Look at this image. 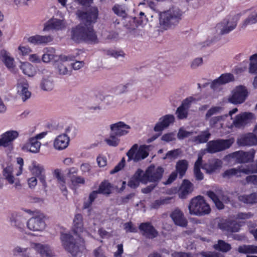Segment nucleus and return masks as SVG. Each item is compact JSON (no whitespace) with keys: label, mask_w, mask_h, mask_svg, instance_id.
Wrapping results in <instances>:
<instances>
[{"label":"nucleus","mask_w":257,"mask_h":257,"mask_svg":"<svg viewBox=\"0 0 257 257\" xmlns=\"http://www.w3.org/2000/svg\"><path fill=\"white\" fill-rule=\"evenodd\" d=\"M98 10L96 7H90L85 12H81L78 16L82 23L73 28L71 31V38L74 42H85L89 44H96L98 42L94 31L92 24L96 22L98 16Z\"/></svg>","instance_id":"obj_1"},{"label":"nucleus","mask_w":257,"mask_h":257,"mask_svg":"<svg viewBox=\"0 0 257 257\" xmlns=\"http://www.w3.org/2000/svg\"><path fill=\"white\" fill-rule=\"evenodd\" d=\"M83 226L82 216L80 214H77L73 220V231L79 239L76 240L69 233L61 234V245L70 254L71 257H81L82 255L84 243L83 237L85 234H88L87 231H83Z\"/></svg>","instance_id":"obj_2"},{"label":"nucleus","mask_w":257,"mask_h":257,"mask_svg":"<svg viewBox=\"0 0 257 257\" xmlns=\"http://www.w3.org/2000/svg\"><path fill=\"white\" fill-rule=\"evenodd\" d=\"M182 12L178 8L172 7L160 14V24L166 29L177 25L181 19Z\"/></svg>","instance_id":"obj_3"},{"label":"nucleus","mask_w":257,"mask_h":257,"mask_svg":"<svg viewBox=\"0 0 257 257\" xmlns=\"http://www.w3.org/2000/svg\"><path fill=\"white\" fill-rule=\"evenodd\" d=\"M188 209L190 214L197 216L207 215L211 211L209 205L204 197L201 196L194 197L191 200Z\"/></svg>","instance_id":"obj_4"},{"label":"nucleus","mask_w":257,"mask_h":257,"mask_svg":"<svg viewBox=\"0 0 257 257\" xmlns=\"http://www.w3.org/2000/svg\"><path fill=\"white\" fill-rule=\"evenodd\" d=\"M164 170L160 166L156 167L154 165L149 166L145 173L143 172V178L142 183L146 184L151 182L157 184L162 178Z\"/></svg>","instance_id":"obj_5"},{"label":"nucleus","mask_w":257,"mask_h":257,"mask_svg":"<svg viewBox=\"0 0 257 257\" xmlns=\"http://www.w3.org/2000/svg\"><path fill=\"white\" fill-rule=\"evenodd\" d=\"M150 147V146L142 145L139 148L138 144H134L126 153L128 161L133 160L137 162L146 158L149 156Z\"/></svg>","instance_id":"obj_6"},{"label":"nucleus","mask_w":257,"mask_h":257,"mask_svg":"<svg viewBox=\"0 0 257 257\" xmlns=\"http://www.w3.org/2000/svg\"><path fill=\"white\" fill-rule=\"evenodd\" d=\"M239 18L240 15L237 14L223 20L217 25V32L220 35L228 34L235 28Z\"/></svg>","instance_id":"obj_7"},{"label":"nucleus","mask_w":257,"mask_h":257,"mask_svg":"<svg viewBox=\"0 0 257 257\" xmlns=\"http://www.w3.org/2000/svg\"><path fill=\"white\" fill-rule=\"evenodd\" d=\"M233 143L232 139L210 141L207 143L205 151L210 154L215 153L228 149Z\"/></svg>","instance_id":"obj_8"},{"label":"nucleus","mask_w":257,"mask_h":257,"mask_svg":"<svg viewBox=\"0 0 257 257\" xmlns=\"http://www.w3.org/2000/svg\"><path fill=\"white\" fill-rule=\"evenodd\" d=\"M248 95V91L245 86L240 85L236 87L228 98L229 102L234 104L242 103Z\"/></svg>","instance_id":"obj_9"},{"label":"nucleus","mask_w":257,"mask_h":257,"mask_svg":"<svg viewBox=\"0 0 257 257\" xmlns=\"http://www.w3.org/2000/svg\"><path fill=\"white\" fill-rule=\"evenodd\" d=\"M27 227L33 231L43 230L46 227L43 215L40 214L32 217L27 221Z\"/></svg>","instance_id":"obj_10"},{"label":"nucleus","mask_w":257,"mask_h":257,"mask_svg":"<svg viewBox=\"0 0 257 257\" xmlns=\"http://www.w3.org/2000/svg\"><path fill=\"white\" fill-rule=\"evenodd\" d=\"M254 118V114L248 112H244L236 115L233 120V124L235 127L240 128L244 127Z\"/></svg>","instance_id":"obj_11"},{"label":"nucleus","mask_w":257,"mask_h":257,"mask_svg":"<svg viewBox=\"0 0 257 257\" xmlns=\"http://www.w3.org/2000/svg\"><path fill=\"white\" fill-rule=\"evenodd\" d=\"M41 72L43 76L40 84V88L44 91H51L54 86L51 73L45 69H42Z\"/></svg>","instance_id":"obj_12"},{"label":"nucleus","mask_w":257,"mask_h":257,"mask_svg":"<svg viewBox=\"0 0 257 257\" xmlns=\"http://www.w3.org/2000/svg\"><path fill=\"white\" fill-rule=\"evenodd\" d=\"M10 222L12 226L17 228L20 231L25 230V224L27 222L26 218L21 213H13L10 217Z\"/></svg>","instance_id":"obj_13"},{"label":"nucleus","mask_w":257,"mask_h":257,"mask_svg":"<svg viewBox=\"0 0 257 257\" xmlns=\"http://www.w3.org/2000/svg\"><path fill=\"white\" fill-rule=\"evenodd\" d=\"M237 144L240 146H251L257 145V136L255 134L248 133L238 138Z\"/></svg>","instance_id":"obj_14"},{"label":"nucleus","mask_w":257,"mask_h":257,"mask_svg":"<svg viewBox=\"0 0 257 257\" xmlns=\"http://www.w3.org/2000/svg\"><path fill=\"white\" fill-rule=\"evenodd\" d=\"M110 128V132L119 138L127 134L128 133L127 130L130 129L131 127L122 121H119L111 124Z\"/></svg>","instance_id":"obj_15"},{"label":"nucleus","mask_w":257,"mask_h":257,"mask_svg":"<svg viewBox=\"0 0 257 257\" xmlns=\"http://www.w3.org/2000/svg\"><path fill=\"white\" fill-rule=\"evenodd\" d=\"M231 155L237 162L244 163L253 160L254 152V151L249 152L237 151L233 153Z\"/></svg>","instance_id":"obj_16"},{"label":"nucleus","mask_w":257,"mask_h":257,"mask_svg":"<svg viewBox=\"0 0 257 257\" xmlns=\"http://www.w3.org/2000/svg\"><path fill=\"white\" fill-rule=\"evenodd\" d=\"M170 217L175 225L182 227L187 225L188 221L182 211L176 208L170 214Z\"/></svg>","instance_id":"obj_17"},{"label":"nucleus","mask_w":257,"mask_h":257,"mask_svg":"<svg viewBox=\"0 0 257 257\" xmlns=\"http://www.w3.org/2000/svg\"><path fill=\"white\" fill-rule=\"evenodd\" d=\"M174 121L175 117L173 115H165L159 119V121L156 123L154 130L155 132H162L164 128L173 123Z\"/></svg>","instance_id":"obj_18"},{"label":"nucleus","mask_w":257,"mask_h":257,"mask_svg":"<svg viewBox=\"0 0 257 257\" xmlns=\"http://www.w3.org/2000/svg\"><path fill=\"white\" fill-rule=\"evenodd\" d=\"M66 26V23L64 20L57 19H51L45 24L43 30H61L64 29Z\"/></svg>","instance_id":"obj_19"},{"label":"nucleus","mask_w":257,"mask_h":257,"mask_svg":"<svg viewBox=\"0 0 257 257\" xmlns=\"http://www.w3.org/2000/svg\"><path fill=\"white\" fill-rule=\"evenodd\" d=\"M31 170L32 173L39 178L43 187L46 188L47 183L45 180V170L43 167L36 162H33Z\"/></svg>","instance_id":"obj_20"},{"label":"nucleus","mask_w":257,"mask_h":257,"mask_svg":"<svg viewBox=\"0 0 257 257\" xmlns=\"http://www.w3.org/2000/svg\"><path fill=\"white\" fill-rule=\"evenodd\" d=\"M59 60L65 62L68 60V58L66 56L57 55L55 54V51L53 48H50L48 50L42 57V60L46 63H48L50 61L57 62Z\"/></svg>","instance_id":"obj_21"},{"label":"nucleus","mask_w":257,"mask_h":257,"mask_svg":"<svg viewBox=\"0 0 257 257\" xmlns=\"http://www.w3.org/2000/svg\"><path fill=\"white\" fill-rule=\"evenodd\" d=\"M234 80L233 75L230 73H225L222 74L217 79L214 80L211 84V88L215 90L221 85H223Z\"/></svg>","instance_id":"obj_22"},{"label":"nucleus","mask_w":257,"mask_h":257,"mask_svg":"<svg viewBox=\"0 0 257 257\" xmlns=\"http://www.w3.org/2000/svg\"><path fill=\"white\" fill-rule=\"evenodd\" d=\"M144 236L148 238H154L158 235V232L150 223H141L139 226Z\"/></svg>","instance_id":"obj_23"},{"label":"nucleus","mask_w":257,"mask_h":257,"mask_svg":"<svg viewBox=\"0 0 257 257\" xmlns=\"http://www.w3.org/2000/svg\"><path fill=\"white\" fill-rule=\"evenodd\" d=\"M29 85L26 80L20 79L18 83V93L22 97V100L25 101L29 98L31 93L28 90Z\"/></svg>","instance_id":"obj_24"},{"label":"nucleus","mask_w":257,"mask_h":257,"mask_svg":"<svg viewBox=\"0 0 257 257\" xmlns=\"http://www.w3.org/2000/svg\"><path fill=\"white\" fill-rule=\"evenodd\" d=\"M222 164V162L220 160L213 159L209 160L207 163L204 164L202 168L205 170L207 174H211L221 167Z\"/></svg>","instance_id":"obj_25"},{"label":"nucleus","mask_w":257,"mask_h":257,"mask_svg":"<svg viewBox=\"0 0 257 257\" xmlns=\"http://www.w3.org/2000/svg\"><path fill=\"white\" fill-rule=\"evenodd\" d=\"M18 136L19 134L16 131H10L6 132L1 136V138H0V146H9Z\"/></svg>","instance_id":"obj_26"},{"label":"nucleus","mask_w":257,"mask_h":257,"mask_svg":"<svg viewBox=\"0 0 257 257\" xmlns=\"http://www.w3.org/2000/svg\"><path fill=\"white\" fill-rule=\"evenodd\" d=\"M36 251L41 257H55L56 255L51 247L48 244L34 243Z\"/></svg>","instance_id":"obj_27"},{"label":"nucleus","mask_w":257,"mask_h":257,"mask_svg":"<svg viewBox=\"0 0 257 257\" xmlns=\"http://www.w3.org/2000/svg\"><path fill=\"white\" fill-rule=\"evenodd\" d=\"M69 141V137L67 135H60L54 141V147L57 150H64L68 147Z\"/></svg>","instance_id":"obj_28"},{"label":"nucleus","mask_w":257,"mask_h":257,"mask_svg":"<svg viewBox=\"0 0 257 257\" xmlns=\"http://www.w3.org/2000/svg\"><path fill=\"white\" fill-rule=\"evenodd\" d=\"M40 146L41 143L37 140V138H32L23 146L22 149L24 151L37 153L39 151Z\"/></svg>","instance_id":"obj_29"},{"label":"nucleus","mask_w":257,"mask_h":257,"mask_svg":"<svg viewBox=\"0 0 257 257\" xmlns=\"http://www.w3.org/2000/svg\"><path fill=\"white\" fill-rule=\"evenodd\" d=\"M3 175L10 184H14V187L16 189H20L21 184L18 179H15L13 175V170L11 167H6L4 169Z\"/></svg>","instance_id":"obj_30"},{"label":"nucleus","mask_w":257,"mask_h":257,"mask_svg":"<svg viewBox=\"0 0 257 257\" xmlns=\"http://www.w3.org/2000/svg\"><path fill=\"white\" fill-rule=\"evenodd\" d=\"M193 191V184L188 180H184L179 191L178 195L181 199H185Z\"/></svg>","instance_id":"obj_31"},{"label":"nucleus","mask_w":257,"mask_h":257,"mask_svg":"<svg viewBox=\"0 0 257 257\" xmlns=\"http://www.w3.org/2000/svg\"><path fill=\"white\" fill-rule=\"evenodd\" d=\"M14 256H21V257H33L32 249L31 247H23L20 245L15 246L13 249Z\"/></svg>","instance_id":"obj_32"},{"label":"nucleus","mask_w":257,"mask_h":257,"mask_svg":"<svg viewBox=\"0 0 257 257\" xmlns=\"http://www.w3.org/2000/svg\"><path fill=\"white\" fill-rule=\"evenodd\" d=\"M211 137V134L208 130L202 131L197 136L192 137L189 139V141L195 144H203L207 142Z\"/></svg>","instance_id":"obj_33"},{"label":"nucleus","mask_w":257,"mask_h":257,"mask_svg":"<svg viewBox=\"0 0 257 257\" xmlns=\"http://www.w3.org/2000/svg\"><path fill=\"white\" fill-rule=\"evenodd\" d=\"M143 171L138 169L134 176L131 178L128 182V186L132 188H136L139 186L140 182H142V179L143 178Z\"/></svg>","instance_id":"obj_34"},{"label":"nucleus","mask_w":257,"mask_h":257,"mask_svg":"<svg viewBox=\"0 0 257 257\" xmlns=\"http://www.w3.org/2000/svg\"><path fill=\"white\" fill-rule=\"evenodd\" d=\"M52 41V38L50 36L35 35L28 38V41L31 43L39 45L47 44Z\"/></svg>","instance_id":"obj_35"},{"label":"nucleus","mask_w":257,"mask_h":257,"mask_svg":"<svg viewBox=\"0 0 257 257\" xmlns=\"http://www.w3.org/2000/svg\"><path fill=\"white\" fill-rule=\"evenodd\" d=\"M238 199L243 203L252 204L257 202V193H252L248 195H239Z\"/></svg>","instance_id":"obj_36"},{"label":"nucleus","mask_w":257,"mask_h":257,"mask_svg":"<svg viewBox=\"0 0 257 257\" xmlns=\"http://www.w3.org/2000/svg\"><path fill=\"white\" fill-rule=\"evenodd\" d=\"M20 68L24 74L29 77H33L36 74L35 68L29 63H22Z\"/></svg>","instance_id":"obj_37"},{"label":"nucleus","mask_w":257,"mask_h":257,"mask_svg":"<svg viewBox=\"0 0 257 257\" xmlns=\"http://www.w3.org/2000/svg\"><path fill=\"white\" fill-rule=\"evenodd\" d=\"M213 247L215 250L222 252H227L231 249V245L223 240H218L217 243L214 244Z\"/></svg>","instance_id":"obj_38"},{"label":"nucleus","mask_w":257,"mask_h":257,"mask_svg":"<svg viewBox=\"0 0 257 257\" xmlns=\"http://www.w3.org/2000/svg\"><path fill=\"white\" fill-rule=\"evenodd\" d=\"M188 163L186 160L178 161L176 165L177 172L179 173L180 178H182L185 175L188 168Z\"/></svg>","instance_id":"obj_39"},{"label":"nucleus","mask_w":257,"mask_h":257,"mask_svg":"<svg viewBox=\"0 0 257 257\" xmlns=\"http://www.w3.org/2000/svg\"><path fill=\"white\" fill-rule=\"evenodd\" d=\"M0 58L8 68H11L14 67V59L9 55L6 51L4 50L1 51Z\"/></svg>","instance_id":"obj_40"},{"label":"nucleus","mask_w":257,"mask_h":257,"mask_svg":"<svg viewBox=\"0 0 257 257\" xmlns=\"http://www.w3.org/2000/svg\"><path fill=\"white\" fill-rule=\"evenodd\" d=\"M237 251L241 253H257V246L254 245H242L238 246Z\"/></svg>","instance_id":"obj_41"},{"label":"nucleus","mask_w":257,"mask_h":257,"mask_svg":"<svg viewBox=\"0 0 257 257\" xmlns=\"http://www.w3.org/2000/svg\"><path fill=\"white\" fill-rule=\"evenodd\" d=\"M112 186L111 184L106 180L102 182L99 187V193L108 195L111 193Z\"/></svg>","instance_id":"obj_42"},{"label":"nucleus","mask_w":257,"mask_h":257,"mask_svg":"<svg viewBox=\"0 0 257 257\" xmlns=\"http://www.w3.org/2000/svg\"><path fill=\"white\" fill-rule=\"evenodd\" d=\"M55 175L57 178L61 191L64 193V195H66L67 192V190L65 185V180L64 177L57 170L55 171Z\"/></svg>","instance_id":"obj_43"},{"label":"nucleus","mask_w":257,"mask_h":257,"mask_svg":"<svg viewBox=\"0 0 257 257\" xmlns=\"http://www.w3.org/2000/svg\"><path fill=\"white\" fill-rule=\"evenodd\" d=\"M249 61V72L257 75V53L251 55Z\"/></svg>","instance_id":"obj_44"},{"label":"nucleus","mask_w":257,"mask_h":257,"mask_svg":"<svg viewBox=\"0 0 257 257\" xmlns=\"http://www.w3.org/2000/svg\"><path fill=\"white\" fill-rule=\"evenodd\" d=\"M257 22V13L250 15L241 24V28L244 29L247 26L254 24Z\"/></svg>","instance_id":"obj_45"},{"label":"nucleus","mask_w":257,"mask_h":257,"mask_svg":"<svg viewBox=\"0 0 257 257\" xmlns=\"http://www.w3.org/2000/svg\"><path fill=\"white\" fill-rule=\"evenodd\" d=\"M208 196L213 201L216 207L219 209H222L224 208L223 203L219 199L217 196L213 191H208L207 193Z\"/></svg>","instance_id":"obj_46"},{"label":"nucleus","mask_w":257,"mask_h":257,"mask_svg":"<svg viewBox=\"0 0 257 257\" xmlns=\"http://www.w3.org/2000/svg\"><path fill=\"white\" fill-rule=\"evenodd\" d=\"M104 141L108 145L111 147H116L120 142L118 137L111 132L109 138L105 139Z\"/></svg>","instance_id":"obj_47"},{"label":"nucleus","mask_w":257,"mask_h":257,"mask_svg":"<svg viewBox=\"0 0 257 257\" xmlns=\"http://www.w3.org/2000/svg\"><path fill=\"white\" fill-rule=\"evenodd\" d=\"M240 170L245 174L257 173V161L246 167H241Z\"/></svg>","instance_id":"obj_48"},{"label":"nucleus","mask_w":257,"mask_h":257,"mask_svg":"<svg viewBox=\"0 0 257 257\" xmlns=\"http://www.w3.org/2000/svg\"><path fill=\"white\" fill-rule=\"evenodd\" d=\"M240 169L241 168L238 169L231 168L227 170L222 174V177L223 178H229L234 175L240 176V173H242Z\"/></svg>","instance_id":"obj_49"},{"label":"nucleus","mask_w":257,"mask_h":257,"mask_svg":"<svg viewBox=\"0 0 257 257\" xmlns=\"http://www.w3.org/2000/svg\"><path fill=\"white\" fill-rule=\"evenodd\" d=\"M106 54L111 57L118 59L119 58H124L125 54L121 50H117L114 49H109L106 51Z\"/></svg>","instance_id":"obj_50"},{"label":"nucleus","mask_w":257,"mask_h":257,"mask_svg":"<svg viewBox=\"0 0 257 257\" xmlns=\"http://www.w3.org/2000/svg\"><path fill=\"white\" fill-rule=\"evenodd\" d=\"M112 10L118 16L124 18L126 16V10L123 6L116 5L113 7Z\"/></svg>","instance_id":"obj_51"},{"label":"nucleus","mask_w":257,"mask_h":257,"mask_svg":"<svg viewBox=\"0 0 257 257\" xmlns=\"http://www.w3.org/2000/svg\"><path fill=\"white\" fill-rule=\"evenodd\" d=\"M57 70L60 75H70L71 73V71L68 69L66 65L60 62L57 64Z\"/></svg>","instance_id":"obj_52"},{"label":"nucleus","mask_w":257,"mask_h":257,"mask_svg":"<svg viewBox=\"0 0 257 257\" xmlns=\"http://www.w3.org/2000/svg\"><path fill=\"white\" fill-rule=\"evenodd\" d=\"M176 114L178 119H185L188 116V110L180 106L176 110Z\"/></svg>","instance_id":"obj_53"},{"label":"nucleus","mask_w":257,"mask_h":257,"mask_svg":"<svg viewBox=\"0 0 257 257\" xmlns=\"http://www.w3.org/2000/svg\"><path fill=\"white\" fill-rule=\"evenodd\" d=\"M69 178L73 185H77L79 184H84L85 183V179L83 177L72 175V176H69Z\"/></svg>","instance_id":"obj_54"},{"label":"nucleus","mask_w":257,"mask_h":257,"mask_svg":"<svg viewBox=\"0 0 257 257\" xmlns=\"http://www.w3.org/2000/svg\"><path fill=\"white\" fill-rule=\"evenodd\" d=\"M199 254L202 257H223L220 253L215 251H201Z\"/></svg>","instance_id":"obj_55"},{"label":"nucleus","mask_w":257,"mask_h":257,"mask_svg":"<svg viewBox=\"0 0 257 257\" xmlns=\"http://www.w3.org/2000/svg\"><path fill=\"white\" fill-rule=\"evenodd\" d=\"M193 134V132H188L182 128L179 129L177 134V137L179 140H183L185 138H187Z\"/></svg>","instance_id":"obj_56"},{"label":"nucleus","mask_w":257,"mask_h":257,"mask_svg":"<svg viewBox=\"0 0 257 257\" xmlns=\"http://www.w3.org/2000/svg\"><path fill=\"white\" fill-rule=\"evenodd\" d=\"M180 153L181 151L179 149H175L172 151H169L167 153V154H166V156L164 158V159H175L179 156Z\"/></svg>","instance_id":"obj_57"},{"label":"nucleus","mask_w":257,"mask_h":257,"mask_svg":"<svg viewBox=\"0 0 257 257\" xmlns=\"http://www.w3.org/2000/svg\"><path fill=\"white\" fill-rule=\"evenodd\" d=\"M170 199V198L168 197L167 198L156 200L151 204V207L152 208H157L161 205L168 203Z\"/></svg>","instance_id":"obj_58"},{"label":"nucleus","mask_w":257,"mask_h":257,"mask_svg":"<svg viewBox=\"0 0 257 257\" xmlns=\"http://www.w3.org/2000/svg\"><path fill=\"white\" fill-rule=\"evenodd\" d=\"M221 109V107L219 106H215L211 107L210 109H209L205 117L206 118L210 117L211 116H212L213 114H215L217 113V112H219L220 110Z\"/></svg>","instance_id":"obj_59"},{"label":"nucleus","mask_w":257,"mask_h":257,"mask_svg":"<svg viewBox=\"0 0 257 257\" xmlns=\"http://www.w3.org/2000/svg\"><path fill=\"white\" fill-rule=\"evenodd\" d=\"M175 134L173 133L164 134L161 138V140L167 143L175 140Z\"/></svg>","instance_id":"obj_60"},{"label":"nucleus","mask_w":257,"mask_h":257,"mask_svg":"<svg viewBox=\"0 0 257 257\" xmlns=\"http://www.w3.org/2000/svg\"><path fill=\"white\" fill-rule=\"evenodd\" d=\"M124 164L125 159L123 158L121 161L110 171V174H113L121 170L124 167Z\"/></svg>","instance_id":"obj_61"},{"label":"nucleus","mask_w":257,"mask_h":257,"mask_svg":"<svg viewBox=\"0 0 257 257\" xmlns=\"http://www.w3.org/2000/svg\"><path fill=\"white\" fill-rule=\"evenodd\" d=\"M124 164L125 159L123 158L121 161L110 171V174H113L121 170L124 167Z\"/></svg>","instance_id":"obj_62"},{"label":"nucleus","mask_w":257,"mask_h":257,"mask_svg":"<svg viewBox=\"0 0 257 257\" xmlns=\"http://www.w3.org/2000/svg\"><path fill=\"white\" fill-rule=\"evenodd\" d=\"M203 64V59L202 58H196L194 59L191 63V68L192 69H196L198 67L202 65Z\"/></svg>","instance_id":"obj_63"},{"label":"nucleus","mask_w":257,"mask_h":257,"mask_svg":"<svg viewBox=\"0 0 257 257\" xmlns=\"http://www.w3.org/2000/svg\"><path fill=\"white\" fill-rule=\"evenodd\" d=\"M172 257H193L192 254L189 252L175 251L172 253Z\"/></svg>","instance_id":"obj_64"}]
</instances>
